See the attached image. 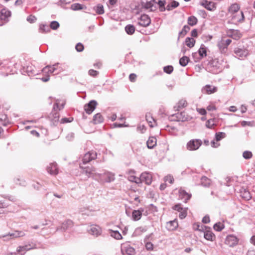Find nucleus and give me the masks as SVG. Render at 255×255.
<instances>
[{
  "mask_svg": "<svg viewBox=\"0 0 255 255\" xmlns=\"http://www.w3.org/2000/svg\"><path fill=\"white\" fill-rule=\"evenodd\" d=\"M60 102L61 101L58 100L56 101V103L54 105L53 107L54 112H53L50 116V118L53 121L54 124H56L58 122L59 118V114L58 112H55L56 109L60 110L63 108L65 104V101H61V103H60Z\"/></svg>",
  "mask_w": 255,
  "mask_h": 255,
  "instance_id": "f257e3e1",
  "label": "nucleus"
},
{
  "mask_svg": "<svg viewBox=\"0 0 255 255\" xmlns=\"http://www.w3.org/2000/svg\"><path fill=\"white\" fill-rule=\"evenodd\" d=\"M96 176H98L97 180L102 183H110L114 181L115 179V174L106 171L104 174H95Z\"/></svg>",
  "mask_w": 255,
  "mask_h": 255,
  "instance_id": "f03ea898",
  "label": "nucleus"
},
{
  "mask_svg": "<svg viewBox=\"0 0 255 255\" xmlns=\"http://www.w3.org/2000/svg\"><path fill=\"white\" fill-rule=\"evenodd\" d=\"M80 168L81 169V173L85 174L87 178L92 177L93 179H97L98 176H95V174H98L95 172V169L93 167H83L80 165Z\"/></svg>",
  "mask_w": 255,
  "mask_h": 255,
  "instance_id": "7ed1b4c3",
  "label": "nucleus"
},
{
  "mask_svg": "<svg viewBox=\"0 0 255 255\" xmlns=\"http://www.w3.org/2000/svg\"><path fill=\"white\" fill-rule=\"evenodd\" d=\"M202 144V141L199 139H193L189 140L186 144V149L189 151L197 150Z\"/></svg>",
  "mask_w": 255,
  "mask_h": 255,
  "instance_id": "20e7f679",
  "label": "nucleus"
},
{
  "mask_svg": "<svg viewBox=\"0 0 255 255\" xmlns=\"http://www.w3.org/2000/svg\"><path fill=\"white\" fill-rule=\"evenodd\" d=\"M232 40L230 39H226L225 37H222L221 40L218 42L217 46L220 51L222 53H226L227 51L228 46L231 43Z\"/></svg>",
  "mask_w": 255,
  "mask_h": 255,
  "instance_id": "39448f33",
  "label": "nucleus"
},
{
  "mask_svg": "<svg viewBox=\"0 0 255 255\" xmlns=\"http://www.w3.org/2000/svg\"><path fill=\"white\" fill-rule=\"evenodd\" d=\"M10 11L5 8H3L0 12V26L3 25L8 21V18L10 16Z\"/></svg>",
  "mask_w": 255,
  "mask_h": 255,
  "instance_id": "423d86ee",
  "label": "nucleus"
},
{
  "mask_svg": "<svg viewBox=\"0 0 255 255\" xmlns=\"http://www.w3.org/2000/svg\"><path fill=\"white\" fill-rule=\"evenodd\" d=\"M36 248V245L31 243L20 246L17 247L16 252L21 255H24L26 252Z\"/></svg>",
  "mask_w": 255,
  "mask_h": 255,
  "instance_id": "0eeeda50",
  "label": "nucleus"
},
{
  "mask_svg": "<svg viewBox=\"0 0 255 255\" xmlns=\"http://www.w3.org/2000/svg\"><path fill=\"white\" fill-rule=\"evenodd\" d=\"M88 232L90 235L97 237L102 234V230L99 226L92 225L89 227Z\"/></svg>",
  "mask_w": 255,
  "mask_h": 255,
  "instance_id": "6e6552de",
  "label": "nucleus"
},
{
  "mask_svg": "<svg viewBox=\"0 0 255 255\" xmlns=\"http://www.w3.org/2000/svg\"><path fill=\"white\" fill-rule=\"evenodd\" d=\"M235 56L238 58L244 59L249 54L248 49L246 48H236L234 50Z\"/></svg>",
  "mask_w": 255,
  "mask_h": 255,
  "instance_id": "1a4fd4ad",
  "label": "nucleus"
},
{
  "mask_svg": "<svg viewBox=\"0 0 255 255\" xmlns=\"http://www.w3.org/2000/svg\"><path fill=\"white\" fill-rule=\"evenodd\" d=\"M97 157V153L95 151H91L86 153L83 158V163L86 164L92 160L96 159Z\"/></svg>",
  "mask_w": 255,
  "mask_h": 255,
  "instance_id": "9d476101",
  "label": "nucleus"
},
{
  "mask_svg": "<svg viewBox=\"0 0 255 255\" xmlns=\"http://www.w3.org/2000/svg\"><path fill=\"white\" fill-rule=\"evenodd\" d=\"M140 184L145 182L147 185H150L152 182V175L148 172L142 173L139 177Z\"/></svg>",
  "mask_w": 255,
  "mask_h": 255,
  "instance_id": "9b49d317",
  "label": "nucleus"
},
{
  "mask_svg": "<svg viewBox=\"0 0 255 255\" xmlns=\"http://www.w3.org/2000/svg\"><path fill=\"white\" fill-rule=\"evenodd\" d=\"M121 252L123 255H135V254L134 249L128 245L122 247Z\"/></svg>",
  "mask_w": 255,
  "mask_h": 255,
  "instance_id": "f8f14e48",
  "label": "nucleus"
},
{
  "mask_svg": "<svg viewBox=\"0 0 255 255\" xmlns=\"http://www.w3.org/2000/svg\"><path fill=\"white\" fill-rule=\"evenodd\" d=\"M73 226V223L71 220H66L64 221L60 227L57 228L56 231L61 230L62 231H65Z\"/></svg>",
  "mask_w": 255,
  "mask_h": 255,
  "instance_id": "ddd939ff",
  "label": "nucleus"
},
{
  "mask_svg": "<svg viewBox=\"0 0 255 255\" xmlns=\"http://www.w3.org/2000/svg\"><path fill=\"white\" fill-rule=\"evenodd\" d=\"M151 22V20L150 17L146 14H143L141 15L140 18L138 20V24L139 25L143 26L146 27L148 26Z\"/></svg>",
  "mask_w": 255,
  "mask_h": 255,
  "instance_id": "4468645a",
  "label": "nucleus"
},
{
  "mask_svg": "<svg viewBox=\"0 0 255 255\" xmlns=\"http://www.w3.org/2000/svg\"><path fill=\"white\" fill-rule=\"evenodd\" d=\"M97 105V103L95 100H92L88 104L85 105L84 110L86 113L88 114H91L95 110Z\"/></svg>",
  "mask_w": 255,
  "mask_h": 255,
  "instance_id": "2eb2a0df",
  "label": "nucleus"
},
{
  "mask_svg": "<svg viewBox=\"0 0 255 255\" xmlns=\"http://www.w3.org/2000/svg\"><path fill=\"white\" fill-rule=\"evenodd\" d=\"M25 235V233L22 231H15L14 232L9 234L6 235L0 236V238H6L7 239H9V237L10 238H16L18 237H23Z\"/></svg>",
  "mask_w": 255,
  "mask_h": 255,
  "instance_id": "dca6fc26",
  "label": "nucleus"
},
{
  "mask_svg": "<svg viewBox=\"0 0 255 255\" xmlns=\"http://www.w3.org/2000/svg\"><path fill=\"white\" fill-rule=\"evenodd\" d=\"M232 19L235 22H242L244 19V15L242 11L235 13L232 15Z\"/></svg>",
  "mask_w": 255,
  "mask_h": 255,
  "instance_id": "f3484780",
  "label": "nucleus"
},
{
  "mask_svg": "<svg viewBox=\"0 0 255 255\" xmlns=\"http://www.w3.org/2000/svg\"><path fill=\"white\" fill-rule=\"evenodd\" d=\"M58 66V64H54L52 66H47L43 68L42 72L45 74H51L57 70V67Z\"/></svg>",
  "mask_w": 255,
  "mask_h": 255,
  "instance_id": "a211bd4d",
  "label": "nucleus"
},
{
  "mask_svg": "<svg viewBox=\"0 0 255 255\" xmlns=\"http://www.w3.org/2000/svg\"><path fill=\"white\" fill-rule=\"evenodd\" d=\"M238 242V239L233 235L228 236L226 240V243L230 246H233L237 245Z\"/></svg>",
  "mask_w": 255,
  "mask_h": 255,
  "instance_id": "6ab92c4d",
  "label": "nucleus"
},
{
  "mask_svg": "<svg viewBox=\"0 0 255 255\" xmlns=\"http://www.w3.org/2000/svg\"><path fill=\"white\" fill-rule=\"evenodd\" d=\"M143 209L140 208L137 210H133L132 213V218L134 221H138L140 219Z\"/></svg>",
  "mask_w": 255,
  "mask_h": 255,
  "instance_id": "aec40b11",
  "label": "nucleus"
},
{
  "mask_svg": "<svg viewBox=\"0 0 255 255\" xmlns=\"http://www.w3.org/2000/svg\"><path fill=\"white\" fill-rule=\"evenodd\" d=\"M47 171L52 175H56L58 173L57 165L55 163L50 164L47 167Z\"/></svg>",
  "mask_w": 255,
  "mask_h": 255,
  "instance_id": "412c9836",
  "label": "nucleus"
},
{
  "mask_svg": "<svg viewBox=\"0 0 255 255\" xmlns=\"http://www.w3.org/2000/svg\"><path fill=\"white\" fill-rule=\"evenodd\" d=\"M217 89L215 87H212L210 85H206L202 89V92L204 93L211 94L216 92Z\"/></svg>",
  "mask_w": 255,
  "mask_h": 255,
  "instance_id": "4be33fe9",
  "label": "nucleus"
},
{
  "mask_svg": "<svg viewBox=\"0 0 255 255\" xmlns=\"http://www.w3.org/2000/svg\"><path fill=\"white\" fill-rule=\"evenodd\" d=\"M204 237L207 240L211 241H213L215 238L214 234L210 230V228L205 231L204 233Z\"/></svg>",
  "mask_w": 255,
  "mask_h": 255,
  "instance_id": "5701e85b",
  "label": "nucleus"
},
{
  "mask_svg": "<svg viewBox=\"0 0 255 255\" xmlns=\"http://www.w3.org/2000/svg\"><path fill=\"white\" fill-rule=\"evenodd\" d=\"M179 194L180 197L184 200V202H186L191 198V195L187 193L185 191L180 189L179 190Z\"/></svg>",
  "mask_w": 255,
  "mask_h": 255,
  "instance_id": "b1692460",
  "label": "nucleus"
},
{
  "mask_svg": "<svg viewBox=\"0 0 255 255\" xmlns=\"http://www.w3.org/2000/svg\"><path fill=\"white\" fill-rule=\"evenodd\" d=\"M128 178L129 181L135 182L137 184H140V180L139 179V178L136 177L134 175L133 171L129 172V175H128Z\"/></svg>",
  "mask_w": 255,
  "mask_h": 255,
  "instance_id": "393cba45",
  "label": "nucleus"
},
{
  "mask_svg": "<svg viewBox=\"0 0 255 255\" xmlns=\"http://www.w3.org/2000/svg\"><path fill=\"white\" fill-rule=\"evenodd\" d=\"M178 224L177 221L174 220L167 223L166 227L168 230L173 231L178 227Z\"/></svg>",
  "mask_w": 255,
  "mask_h": 255,
  "instance_id": "a878e982",
  "label": "nucleus"
},
{
  "mask_svg": "<svg viewBox=\"0 0 255 255\" xmlns=\"http://www.w3.org/2000/svg\"><path fill=\"white\" fill-rule=\"evenodd\" d=\"M26 72L29 76L35 75L38 74L36 72L35 67L33 65L27 66L26 68Z\"/></svg>",
  "mask_w": 255,
  "mask_h": 255,
  "instance_id": "bb28decb",
  "label": "nucleus"
},
{
  "mask_svg": "<svg viewBox=\"0 0 255 255\" xmlns=\"http://www.w3.org/2000/svg\"><path fill=\"white\" fill-rule=\"evenodd\" d=\"M156 3L155 0H151L149 1L146 2L144 5V7L145 8L149 9L150 11L154 10L155 8V6L154 4Z\"/></svg>",
  "mask_w": 255,
  "mask_h": 255,
  "instance_id": "cd10ccee",
  "label": "nucleus"
},
{
  "mask_svg": "<svg viewBox=\"0 0 255 255\" xmlns=\"http://www.w3.org/2000/svg\"><path fill=\"white\" fill-rule=\"evenodd\" d=\"M188 105L187 101L184 99H181L177 104L176 106L174 107L177 111L186 107Z\"/></svg>",
  "mask_w": 255,
  "mask_h": 255,
  "instance_id": "c85d7f7f",
  "label": "nucleus"
},
{
  "mask_svg": "<svg viewBox=\"0 0 255 255\" xmlns=\"http://www.w3.org/2000/svg\"><path fill=\"white\" fill-rule=\"evenodd\" d=\"M148 148H152L156 144V139L154 137H150L146 142Z\"/></svg>",
  "mask_w": 255,
  "mask_h": 255,
  "instance_id": "c756f323",
  "label": "nucleus"
},
{
  "mask_svg": "<svg viewBox=\"0 0 255 255\" xmlns=\"http://www.w3.org/2000/svg\"><path fill=\"white\" fill-rule=\"evenodd\" d=\"M198 53L200 56V59L207 56V48L204 45L202 44L201 45L198 50Z\"/></svg>",
  "mask_w": 255,
  "mask_h": 255,
  "instance_id": "7c9ffc66",
  "label": "nucleus"
},
{
  "mask_svg": "<svg viewBox=\"0 0 255 255\" xmlns=\"http://www.w3.org/2000/svg\"><path fill=\"white\" fill-rule=\"evenodd\" d=\"M241 196L245 200H249L251 198V195L250 192L246 189H243L241 191Z\"/></svg>",
  "mask_w": 255,
  "mask_h": 255,
  "instance_id": "2f4dec72",
  "label": "nucleus"
},
{
  "mask_svg": "<svg viewBox=\"0 0 255 255\" xmlns=\"http://www.w3.org/2000/svg\"><path fill=\"white\" fill-rule=\"evenodd\" d=\"M103 118L100 114H97L94 116L93 122L95 124H98L102 123Z\"/></svg>",
  "mask_w": 255,
  "mask_h": 255,
  "instance_id": "473e14b6",
  "label": "nucleus"
},
{
  "mask_svg": "<svg viewBox=\"0 0 255 255\" xmlns=\"http://www.w3.org/2000/svg\"><path fill=\"white\" fill-rule=\"evenodd\" d=\"M240 9V6L237 3H234L229 8V11L232 13L233 14L237 13L239 11V10Z\"/></svg>",
  "mask_w": 255,
  "mask_h": 255,
  "instance_id": "72a5a7b5",
  "label": "nucleus"
},
{
  "mask_svg": "<svg viewBox=\"0 0 255 255\" xmlns=\"http://www.w3.org/2000/svg\"><path fill=\"white\" fill-rule=\"evenodd\" d=\"M0 123L3 126H6L8 123L7 116L5 114L0 115Z\"/></svg>",
  "mask_w": 255,
  "mask_h": 255,
  "instance_id": "f704fd0d",
  "label": "nucleus"
},
{
  "mask_svg": "<svg viewBox=\"0 0 255 255\" xmlns=\"http://www.w3.org/2000/svg\"><path fill=\"white\" fill-rule=\"evenodd\" d=\"M185 43L187 46L191 48L194 46L195 40L193 38L187 37L186 38Z\"/></svg>",
  "mask_w": 255,
  "mask_h": 255,
  "instance_id": "c9c22d12",
  "label": "nucleus"
},
{
  "mask_svg": "<svg viewBox=\"0 0 255 255\" xmlns=\"http://www.w3.org/2000/svg\"><path fill=\"white\" fill-rule=\"evenodd\" d=\"M125 30L128 34H132L135 31V27L132 25L128 24L125 27Z\"/></svg>",
  "mask_w": 255,
  "mask_h": 255,
  "instance_id": "e433bc0d",
  "label": "nucleus"
},
{
  "mask_svg": "<svg viewBox=\"0 0 255 255\" xmlns=\"http://www.w3.org/2000/svg\"><path fill=\"white\" fill-rule=\"evenodd\" d=\"M146 231V229L144 228L140 227L138 228H137L134 233L133 235L135 236H138L141 235L143 233L145 232Z\"/></svg>",
  "mask_w": 255,
  "mask_h": 255,
  "instance_id": "4c0bfd02",
  "label": "nucleus"
},
{
  "mask_svg": "<svg viewBox=\"0 0 255 255\" xmlns=\"http://www.w3.org/2000/svg\"><path fill=\"white\" fill-rule=\"evenodd\" d=\"M146 119L147 122L149 124L150 127H153L154 126V125L153 124V123L155 124V121L149 114L146 115Z\"/></svg>",
  "mask_w": 255,
  "mask_h": 255,
  "instance_id": "58836bf2",
  "label": "nucleus"
},
{
  "mask_svg": "<svg viewBox=\"0 0 255 255\" xmlns=\"http://www.w3.org/2000/svg\"><path fill=\"white\" fill-rule=\"evenodd\" d=\"M197 22V19L194 16H191L188 18V23L191 26L195 25Z\"/></svg>",
  "mask_w": 255,
  "mask_h": 255,
  "instance_id": "ea45409f",
  "label": "nucleus"
},
{
  "mask_svg": "<svg viewBox=\"0 0 255 255\" xmlns=\"http://www.w3.org/2000/svg\"><path fill=\"white\" fill-rule=\"evenodd\" d=\"M201 183L204 186H208L210 184V180L206 177H202Z\"/></svg>",
  "mask_w": 255,
  "mask_h": 255,
  "instance_id": "a19ab883",
  "label": "nucleus"
},
{
  "mask_svg": "<svg viewBox=\"0 0 255 255\" xmlns=\"http://www.w3.org/2000/svg\"><path fill=\"white\" fill-rule=\"evenodd\" d=\"M189 62V58L187 56H183L179 60V63L182 66H185Z\"/></svg>",
  "mask_w": 255,
  "mask_h": 255,
  "instance_id": "79ce46f5",
  "label": "nucleus"
},
{
  "mask_svg": "<svg viewBox=\"0 0 255 255\" xmlns=\"http://www.w3.org/2000/svg\"><path fill=\"white\" fill-rule=\"evenodd\" d=\"M214 229L217 231H221L224 228L223 224L218 222L216 223L213 226Z\"/></svg>",
  "mask_w": 255,
  "mask_h": 255,
  "instance_id": "37998d69",
  "label": "nucleus"
},
{
  "mask_svg": "<svg viewBox=\"0 0 255 255\" xmlns=\"http://www.w3.org/2000/svg\"><path fill=\"white\" fill-rule=\"evenodd\" d=\"M111 236L117 240H120L122 239L121 234L117 231H112L111 234Z\"/></svg>",
  "mask_w": 255,
  "mask_h": 255,
  "instance_id": "c03bdc74",
  "label": "nucleus"
},
{
  "mask_svg": "<svg viewBox=\"0 0 255 255\" xmlns=\"http://www.w3.org/2000/svg\"><path fill=\"white\" fill-rule=\"evenodd\" d=\"M196 226L197 227H194L195 229L203 233H204L206 230L209 228V227L203 225H196Z\"/></svg>",
  "mask_w": 255,
  "mask_h": 255,
  "instance_id": "a18cd8bd",
  "label": "nucleus"
},
{
  "mask_svg": "<svg viewBox=\"0 0 255 255\" xmlns=\"http://www.w3.org/2000/svg\"><path fill=\"white\" fill-rule=\"evenodd\" d=\"M39 30L41 32H48L50 31L49 27L44 24H41L40 25Z\"/></svg>",
  "mask_w": 255,
  "mask_h": 255,
  "instance_id": "49530a36",
  "label": "nucleus"
},
{
  "mask_svg": "<svg viewBox=\"0 0 255 255\" xmlns=\"http://www.w3.org/2000/svg\"><path fill=\"white\" fill-rule=\"evenodd\" d=\"M96 11L97 13L99 14H102L104 13V10L103 6L100 4H98L96 7Z\"/></svg>",
  "mask_w": 255,
  "mask_h": 255,
  "instance_id": "de8ad7c7",
  "label": "nucleus"
},
{
  "mask_svg": "<svg viewBox=\"0 0 255 255\" xmlns=\"http://www.w3.org/2000/svg\"><path fill=\"white\" fill-rule=\"evenodd\" d=\"M226 133L223 132H220L216 134V139L217 141H219L226 137Z\"/></svg>",
  "mask_w": 255,
  "mask_h": 255,
  "instance_id": "09e8293b",
  "label": "nucleus"
},
{
  "mask_svg": "<svg viewBox=\"0 0 255 255\" xmlns=\"http://www.w3.org/2000/svg\"><path fill=\"white\" fill-rule=\"evenodd\" d=\"M215 125V121L214 119H210L206 123V127L209 128H213Z\"/></svg>",
  "mask_w": 255,
  "mask_h": 255,
  "instance_id": "8fccbe9b",
  "label": "nucleus"
},
{
  "mask_svg": "<svg viewBox=\"0 0 255 255\" xmlns=\"http://www.w3.org/2000/svg\"><path fill=\"white\" fill-rule=\"evenodd\" d=\"M50 27L51 29L56 30L59 27V24L57 21H52L50 23Z\"/></svg>",
  "mask_w": 255,
  "mask_h": 255,
  "instance_id": "3c124183",
  "label": "nucleus"
},
{
  "mask_svg": "<svg viewBox=\"0 0 255 255\" xmlns=\"http://www.w3.org/2000/svg\"><path fill=\"white\" fill-rule=\"evenodd\" d=\"M243 156L245 159H250L252 157V153L249 151H245L243 152Z\"/></svg>",
  "mask_w": 255,
  "mask_h": 255,
  "instance_id": "603ef678",
  "label": "nucleus"
},
{
  "mask_svg": "<svg viewBox=\"0 0 255 255\" xmlns=\"http://www.w3.org/2000/svg\"><path fill=\"white\" fill-rule=\"evenodd\" d=\"M178 5H179V3L178 2L173 1L171 2L170 5H168L167 6V9L168 10H170L171 9L170 7H171L172 8H175V7H177Z\"/></svg>",
  "mask_w": 255,
  "mask_h": 255,
  "instance_id": "864d4df0",
  "label": "nucleus"
},
{
  "mask_svg": "<svg viewBox=\"0 0 255 255\" xmlns=\"http://www.w3.org/2000/svg\"><path fill=\"white\" fill-rule=\"evenodd\" d=\"M187 216V210L186 209H183L180 212L179 217L181 219L185 218Z\"/></svg>",
  "mask_w": 255,
  "mask_h": 255,
  "instance_id": "5fc2aeb1",
  "label": "nucleus"
},
{
  "mask_svg": "<svg viewBox=\"0 0 255 255\" xmlns=\"http://www.w3.org/2000/svg\"><path fill=\"white\" fill-rule=\"evenodd\" d=\"M215 4L214 2L209 1V3H208V5L206 7V9L209 10H213L215 9Z\"/></svg>",
  "mask_w": 255,
  "mask_h": 255,
  "instance_id": "6e6d98bb",
  "label": "nucleus"
},
{
  "mask_svg": "<svg viewBox=\"0 0 255 255\" xmlns=\"http://www.w3.org/2000/svg\"><path fill=\"white\" fill-rule=\"evenodd\" d=\"M218 60L215 59L213 60V61L211 62V65H212L213 67L215 66L217 67V69H221V65L220 64H218Z\"/></svg>",
  "mask_w": 255,
  "mask_h": 255,
  "instance_id": "4d7b16f0",
  "label": "nucleus"
},
{
  "mask_svg": "<svg viewBox=\"0 0 255 255\" xmlns=\"http://www.w3.org/2000/svg\"><path fill=\"white\" fill-rule=\"evenodd\" d=\"M164 181L165 182H168L170 184H172L174 181V179L171 175H168L164 177Z\"/></svg>",
  "mask_w": 255,
  "mask_h": 255,
  "instance_id": "13d9d810",
  "label": "nucleus"
},
{
  "mask_svg": "<svg viewBox=\"0 0 255 255\" xmlns=\"http://www.w3.org/2000/svg\"><path fill=\"white\" fill-rule=\"evenodd\" d=\"M173 70L172 66H167L164 67V71L168 74H170Z\"/></svg>",
  "mask_w": 255,
  "mask_h": 255,
  "instance_id": "bf43d9fd",
  "label": "nucleus"
},
{
  "mask_svg": "<svg viewBox=\"0 0 255 255\" xmlns=\"http://www.w3.org/2000/svg\"><path fill=\"white\" fill-rule=\"evenodd\" d=\"M72 9L73 10H79L82 8V6L79 3H75L71 5Z\"/></svg>",
  "mask_w": 255,
  "mask_h": 255,
  "instance_id": "052dcab7",
  "label": "nucleus"
},
{
  "mask_svg": "<svg viewBox=\"0 0 255 255\" xmlns=\"http://www.w3.org/2000/svg\"><path fill=\"white\" fill-rule=\"evenodd\" d=\"M190 29V28L187 25H185L182 31L179 33V35H181V34H183V35H184Z\"/></svg>",
  "mask_w": 255,
  "mask_h": 255,
  "instance_id": "680f3d73",
  "label": "nucleus"
},
{
  "mask_svg": "<svg viewBox=\"0 0 255 255\" xmlns=\"http://www.w3.org/2000/svg\"><path fill=\"white\" fill-rule=\"evenodd\" d=\"M36 20V18L35 16L30 15L27 18V20L30 23H34Z\"/></svg>",
  "mask_w": 255,
  "mask_h": 255,
  "instance_id": "e2e57ef3",
  "label": "nucleus"
},
{
  "mask_svg": "<svg viewBox=\"0 0 255 255\" xmlns=\"http://www.w3.org/2000/svg\"><path fill=\"white\" fill-rule=\"evenodd\" d=\"M75 48L77 51L81 52L84 49V46L81 43H79L76 45Z\"/></svg>",
  "mask_w": 255,
  "mask_h": 255,
  "instance_id": "0e129e2a",
  "label": "nucleus"
},
{
  "mask_svg": "<svg viewBox=\"0 0 255 255\" xmlns=\"http://www.w3.org/2000/svg\"><path fill=\"white\" fill-rule=\"evenodd\" d=\"M88 73L90 76L95 77L99 74V72L93 69H90Z\"/></svg>",
  "mask_w": 255,
  "mask_h": 255,
  "instance_id": "69168bd1",
  "label": "nucleus"
},
{
  "mask_svg": "<svg viewBox=\"0 0 255 255\" xmlns=\"http://www.w3.org/2000/svg\"><path fill=\"white\" fill-rule=\"evenodd\" d=\"M241 37V34L240 33H238V32L237 31H234L233 32V34L232 35L233 38L235 39H238Z\"/></svg>",
  "mask_w": 255,
  "mask_h": 255,
  "instance_id": "338daca9",
  "label": "nucleus"
},
{
  "mask_svg": "<svg viewBox=\"0 0 255 255\" xmlns=\"http://www.w3.org/2000/svg\"><path fill=\"white\" fill-rule=\"evenodd\" d=\"M145 248L147 250H152L153 244L150 242H147L145 244Z\"/></svg>",
  "mask_w": 255,
  "mask_h": 255,
  "instance_id": "774afa93",
  "label": "nucleus"
}]
</instances>
